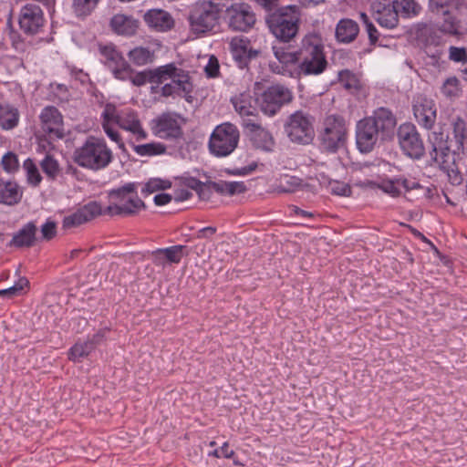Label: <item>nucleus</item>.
I'll use <instances>...</instances> for the list:
<instances>
[{"label":"nucleus","mask_w":467,"mask_h":467,"mask_svg":"<svg viewBox=\"0 0 467 467\" xmlns=\"http://www.w3.org/2000/svg\"><path fill=\"white\" fill-rule=\"evenodd\" d=\"M298 55L299 78L320 75L327 67L324 44L317 34H307L302 38Z\"/></svg>","instance_id":"obj_1"},{"label":"nucleus","mask_w":467,"mask_h":467,"mask_svg":"<svg viewBox=\"0 0 467 467\" xmlns=\"http://www.w3.org/2000/svg\"><path fill=\"white\" fill-rule=\"evenodd\" d=\"M72 159L79 167L98 171L112 162L113 152L104 139L89 136L81 146L75 149Z\"/></svg>","instance_id":"obj_2"},{"label":"nucleus","mask_w":467,"mask_h":467,"mask_svg":"<svg viewBox=\"0 0 467 467\" xmlns=\"http://www.w3.org/2000/svg\"><path fill=\"white\" fill-rule=\"evenodd\" d=\"M266 25L277 43L289 44L297 36L301 23V12L297 5H286L270 13Z\"/></svg>","instance_id":"obj_3"},{"label":"nucleus","mask_w":467,"mask_h":467,"mask_svg":"<svg viewBox=\"0 0 467 467\" xmlns=\"http://www.w3.org/2000/svg\"><path fill=\"white\" fill-rule=\"evenodd\" d=\"M349 134V124L339 114L327 115L318 130L320 149L327 153H336L346 148Z\"/></svg>","instance_id":"obj_4"},{"label":"nucleus","mask_w":467,"mask_h":467,"mask_svg":"<svg viewBox=\"0 0 467 467\" xmlns=\"http://www.w3.org/2000/svg\"><path fill=\"white\" fill-rule=\"evenodd\" d=\"M138 182H129L109 192L112 203L104 212L110 215H133L145 208L137 193Z\"/></svg>","instance_id":"obj_5"},{"label":"nucleus","mask_w":467,"mask_h":467,"mask_svg":"<svg viewBox=\"0 0 467 467\" xmlns=\"http://www.w3.org/2000/svg\"><path fill=\"white\" fill-rule=\"evenodd\" d=\"M221 12L222 9L217 3L197 2L189 15L191 31L198 36L213 31L219 23Z\"/></svg>","instance_id":"obj_6"},{"label":"nucleus","mask_w":467,"mask_h":467,"mask_svg":"<svg viewBox=\"0 0 467 467\" xmlns=\"http://www.w3.org/2000/svg\"><path fill=\"white\" fill-rule=\"evenodd\" d=\"M240 132L235 125L225 122L215 127L212 132L208 148L210 152L216 157H226L237 147Z\"/></svg>","instance_id":"obj_7"},{"label":"nucleus","mask_w":467,"mask_h":467,"mask_svg":"<svg viewBox=\"0 0 467 467\" xmlns=\"http://www.w3.org/2000/svg\"><path fill=\"white\" fill-rule=\"evenodd\" d=\"M103 110L108 119H113L118 127L132 133L136 136L137 140H143L148 138V133L142 127L139 114L134 109L118 110L114 104L107 103Z\"/></svg>","instance_id":"obj_8"},{"label":"nucleus","mask_w":467,"mask_h":467,"mask_svg":"<svg viewBox=\"0 0 467 467\" xmlns=\"http://www.w3.org/2000/svg\"><path fill=\"white\" fill-rule=\"evenodd\" d=\"M40 131L44 139L39 138V146L45 148L44 142L51 145V140L65 137L63 116L55 106H46L39 114Z\"/></svg>","instance_id":"obj_9"},{"label":"nucleus","mask_w":467,"mask_h":467,"mask_svg":"<svg viewBox=\"0 0 467 467\" xmlns=\"http://www.w3.org/2000/svg\"><path fill=\"white\" fill-rule=\"evenodd\" d=\"M272 50L276 62L269 64L270 69L275 74L299 78L298 49L291 50L290 46L283 43L274 44Z\"/></svg>","instance_id":"obj_10"},{"label":"nucleus","mask_w":467,"mask_h":467,"mask_svg":"<svg viewBox=\"0 0 467 467\" xmlns=\"http://www.w3.org/2000/svg\"><path fill=\"white\" fill-rule=\"evenodd\" d=\"M285 130L291 141L308 144L315 136L313 118L308 113L297 110L289 116Z\"/></svg>","instance_id":"obj_11"},{"label":"nucleus","mask_w":467,"mask_h":467,"mask_svg":"<svg viewBox=\"0 0 467 467\" xmlns=\"http://www.w3.org/2000/svg\"><path fill=\"white\" fill-rule=\"evenodd\" d=\"M397 139L402 152L410 159L420 160L425 155L423 140L413 123L400 124L397 130Z\"/></svg>","instance_id":"obj_12"},{"label":"nucleus","mask_w":467,"mask_h":467,"mask_svg":"<svg viewBox=\"0 0 467 467\" xmlns=\"http://www.w3.org/2000/svg\"><path fill=\"white\" fill-rule=\"evenodd\" d=\"M181 119L175 112H163L150 120V128L155 137L176 141L183 137Z\"/></svg>","instance_id":"obj_13"},{"label":"nucleus","mask_w":467,"mask_h":467,"mask_svg":"<svg viewBox=\"0 0 467 467\" xmlns=\"http://www.w3.org/2000/svg\"><path fill=\"white\" fill-rule=\"evenodd\" d=\"M292 91L285 86L275 84L268 87L258 99L260 109L267 116H275L284 105L293 99Z\"/></svg>","instance_id":"obj_14"},{"label":"nucleus","mask_w":467,"mask_h":467,"mask_svg":"<svg viewBox=\"0 0 467 467\" xmlns=\"http://www.w3.org/2000/svg\"><path fill=\"white\" fill-rule=\"evenodd\" d=\"M46 23L41 6L35 3L24 5L18 16V25L24 34L33 36L38 34Z\"/></svg>","instance_id":"obj_15"},{"label":"nucleus","mask_w":467,"mask_h":467,"mask_svg":"<svg viewBox=\"0 0 467 467\" xmlns=\"http://www.w3.org/2000/svg\"><path fill=\"white\" fill-rule=\"evenodd\" d=\"M412 110L418 124L430 130L437 119V108L435 101L423 94H417L412 100Z\"/></svg>","instance_id":"obj_16"},{"label":"nucleus","mask_w":467,"mask_h":467,"mask_svg":"<svg viewBox=\"0 0 467 467\" xmlns=\"http://www.w3.org/2000/svg\"><path fill=\"white\" fill-rule=\"evenodd\" d=\"M226 16L229 26L235 31H247L255 23V15L246 3H236L227 7Z\"/></svg>","instance_id":"obj_17"},{"label":"nucleus","mask_w":467,"mask_h":467,"mask_svg":"<svg viewBox=\"0 0 467 467\" xmlns=\"http://www.w3.org/2000/svg\"><path fill=\"white\" fill-rule=\"evenodd\" d=\"M380 134L381 140H390L397 126V118L391 109L380 107L371 116L367 117Z\"/></svg>","instance_id":"obj_18"},{"label":"nucleus","mask_w":467,"mask_h":467,"mask_svg":"<svg viewBox=\"0 0 467 467\" xmlns=\"http://www.w3.org/2000/svg\"><path fill=\"white\" fill-rule=\"evenodd\" d=\"M229 47L234 60L241 69L248 68L250 61L259 54L258 50L251 47L250 40L244 36L233 37Z\"/></svg>","instance_id":"obj_19"},{"label":"nucleus","mask_w":467,"mask_h":467,"mask_svg":"<svg viewBox=\"0 0 467 467\" xmlns=\"http://www.w3.org/2000/svg\"><path fill=\"white\" fill-rule=\"evenodd\" d=\"M379 139H380V134L367 117L358 121L356 142L361 152H370L376 146Z\"/></svg>","instance_id":"obj_20"},{"label":"nucleus","mask_w":467,"mask_h":467,"mask_svg":"<svg viewBox=\"0 0 467 467\" xmlns=\"http://www.w3.org/2000/svg\"><path fill=\"white\" fill-rule=\"evenodd\" d=\"M102 209L99 202H90L78 208L77 211L64 217L62 225L64 229L78 227L102 214Z\"/></svg>","instance_id":"obj_21"},{"label":"nucleus","mask_w":467,"mask_h":467,"mask_svg":"<svg viewBox=\"0 0 467 467\" xmlns=\"http://www.w3.org/2000/svg\"><path fill=\"white\" fill-rule=\"evenodd\" d=\"M188 254L189 251L185 245L178 244L152 251L150 257L156 266L164 267L166 264H179Z\"/></svg>","instance_id":"obj_22"},{"label":"nucleus","mask_w":467,"mask_h":467,"mask_svg":"<svg viewBox=\"0 0 467 467\" xmlns=\"http://www.w3.org/2000/svg\"><path fill=\"white\" fill-rule=\"evenodd\" d=\"M441 34L438 27L433 26H425L420 32V36L424 37V51L435 63L442 55V50L439 48L444 45Z\"/></svg>","instance_id":"obj_23"},{"label":"nucleus","mask_w":467,"mask_h":467,"mask_svg":"<svg viewBox=\"0 0 467 467\" xmlns=\"http://www.w3.org/2000/svg\"><path fill=\"white\" fill-rule=\"evenodd\" d=\"M244 126L252 132V141L254 145L265 151H271L275 146V140L272 134L259 123L251 119H244Z\"/></svg>","instance_id":"obj_24"},{"label":"nucleus","mask_w":467,"mask_h":467,"mask_svg":"<svg viewBox=\"0 0 467 467\" xmlns=\"http://www.w3.org/2000/svg\"><path fill=\"white\" fill-rule=\"evenodd\" d=\"M145 23L155 31L165 32L174 26L172 16L162 9H150L143 16Z\"/></svg>","instance_id":"obj_25"},{"label":"nucleus","mask_w":467,"mask_h":467,"mask_svg":"<svg viewBox=\"0 0 467 467\" xmlns=\"http://www.w3.org/2000/svg\"><path fill=\"white\" fill-rule=\"evenodd\" d=\"M358 24L350 18H342L336 26V39L342 44L352 43L358 36Z\"/></svg>","instance_id":"obj_26"},{"label":"nucleus","mask_w":467,"mask_h":467,"mask_svg":"<svg viewBox=\"0 0 467 467\" xmlns=\"http://www.w3.org/2000/svg\"><path fill=\"white\" fill-rule=\"evenodd\" d=\"M37 228L33 222L25 224L8 243L9 247L25 248L34 245Z\"/></svg>","instance_id":"obj_27"},{"label":"nucleus","mask_w":467,"mask_h":467,"mask_svg":"<svg viewBox=\"0 0 467 467\" xmlns=\"http://www.w3.org/2000/svg\"><path fill=\"white\" fill-rule=\"evenodd\" d=\"M174 74L171 76V82L176 86L179 97L184 98L187 101H192L193 92V84L189 71L179 68L175 66Z\"/></svg>","instance_id":"obj_28"},{"label":"nucleus","mask_w":467,"mask_h":467,"mask_svg":"<svg viewBox=\"0 0 467 467\" xmlns=\"http://www.w3.org/2000/svg\"><path fill=\"white\" fill-rule=\"evenodd\" d=\"M22 196L23 192L16 182L0 178V203L16 205L21 201Z\"/></svg>","instance_id":"obj_29"},{"label":"nucleus","mask_w":467,"mask_h":467,"mask_svg":"<svg viewBox=\"0 0 467 467\" xmlns=\"http://www.w3.org/2000/svg\"><path fill=\"white\" fill-rule=\"evenodd\" d=\"M110 26L119 35L133 36L138 29L139 22L130 16L117 14L110 19Z\"/></svg>","instance_id":"obj_30"},{"label":"nucleus","mask_w":467,"mask_h":467,"mask_svg":"<svg viewBox=\"0 0 467 467\" xmlns=\"http://www.w3.org/2000/svg\"><path fill=\"white\" fill-rule=\"evenodd\" d=\"M231 102L234 110L241 117H254L256 114V108L254 105L253 97L249 92H242L239 95L231 99Z\"/></svg>","instance_id":"obj_31"},{"label":"nucleus","mask_w":467,"mask_h":467,"mask_svg":"<svg viewBox=\"0 0 467 467\" xmlns=\"http://www.w3.org/2000/svg\"><path fill=\"white\" fill-rule=\"evenodd\" d=\"M453 145H444L435 151L431 150L430 155L431 160L439 166V168L449 174L451 166L454 165V158L451 156Z\"/></svg>","instance_id":"obj_32"},{"label":"nucleus","mask_w":467,"mask_h":467,"mask_svg":"<svg viewBox=\"0 0 467 467\" xmlns=\"http://www.w3.org/2000/svg\"><path fill=\"white\" fill-rule=\"evenodd\" d=\"M452 134L453 139L450 144L453 145V154L463 152L464 143L467 139V128L465 121L460 117L456 118L452 122Z\"/></svg>","instance_id":"obj_33"},{"label":"nucleus","mask_w":467,"mask_h":467,"mask_svg":"<svg viewBox=\"0 0 467 467\" xmlns=\"http://www.w3.org/2000/svg\"><path fill=\"white\" fill-rule=\"evenodd\" d=\"M19 121L18 109L9 104H0V127L8 130L16 128Z\"/></svg>","instance_id":"obj_34"},{"label":"nucleus","mask_w":467,"mask_h":467,"mask_svg":"<svg viewBox=\"0 0 467 467\" xmlns=\"http://www.w3.org/2000/svg\"><path fill=\"white\" fill-rule=\"evenodd\" d=\"M337 80L346 90L352 94L362 88L359 76L349 69L340 70L337 74Z\"/></svg>","instance_id":"obj_35"},{"label":"nucleus","mask_w":467,"mask_h":467,"mask_svg":"<svg viewBox=\"0 0 467 467\" xmlns=\"http://www.w3.org/2000/svg\"><path fill=\"white\" fill-rule=\"evenodd\" d=\"M211 187L213 192L226 195L243 193L246 191V186L243 182H211Z\"/></svg>","instance_id":"obj_36"},{"label":"nucleus","mask_w":467,"mask_h":467,"mask_svg":"<svg viewBox=\"0 0 467 467\" xmlns=\"http://www.w3.org/2000/svg\"><path fill=\"white\" fill-rule=\"evenodd\" d=\"M106 67L110 70L113 77L118 80L127 81V78H130L128 74L130 72L131 66L123 57L122 55L115 57L112 62L107 63Z\"/></svg>","instance_id":"obj_37"},{"label":"nucleus","mask_w":467,"mask_h":467,"mask_svg":"<svg viewBox=\"0 0 467 467\" xmlns=\"http://www.w3.org/2000/svg\"><path fill=\"white\" fill-rule=\"evenodd\" d=\"M442 16V22H441L437 26L440 32L455 37L462 36L461 21L454 16V13Z\"/></svg>","instance_id":"obj_38"},{"label":"nucleus","mask_w":467,"mask_h":467,"mask_svg":"<svg viewBox=\"0 0 467 467\" xmlns=\"http://www.w3.org/2000/svg\"><path fill=\"white\" fill-rule=\"evenodd\" d=\"M429 6L432 13L437 16H445L455 11L459 8L458 0H429Z\"/></svg>","instance_id":"obj_39"},{"label":"nucleus","mask_w":467,"mask_h":467,"mask_svg":"<svg viewBox=\"0 0 467 467\" xmlns=\"http://www.w3.org/2000/svg\"><path fill=\"white\" fill-rule=\"evenodd\" d=\"M128 57L135 66L140 67L151 63L154 53L147 47H137L129 51Z\"/></svg>","instance_id":"obj_40"},{"label":"nucleus","mask_w":467,"mask_h":467,"mask_svg":"<svg viewBox=\"0 0 467 467\" xmlns=\"http://www.w3.org/2000/svg\"><path fill=\"white\" fill-rule=\"evenodd\" d=\"M101 125L104 132L107 134V136L114 142L117 143L118 147L125 150V144L123 142V140L119 134V132L114 128L116 125L115 122H113V119H108L105 117V111L103 110L101 113Z\"/></svg>","instance_id":"obj_41"},{"label":"nucleus","mask_w":467,"mask_h":467,"mask_svg":"<svg viewBox=\"0 0 467 467\" xmlns=\"http://www.w3.org/2000/svg\"><path fill=\"white\" fill-rule=\"evenodd\" d=\"M150 70V83L160 85L174 74L175 65L173 63L166 64Z\"/></svg>","instance_id":"obj_42"},{"label":"nucleus","mask_w":467,"mask_h":467,"mask_svg":"<svg viewBox=\"0 0 467 467\" xmlns=\"http://www.w3.org/2000/svg\"><path fill=\"white\" fill-rule=\"evenodd\" d=\"M302 180L298 177L284 174L278 181L276 192L280 193L294 192L300 188Z\"/></svg>","instance_id":"obj_43"},{"label":"nucleus","mask_w":467,"mask_h":467,"mask_svg":"<svg viewBox=\"0 0 467 467\" xmlns=\"http://www.w3.org/2000/svg\"><path fill=\"white\" fill-rule=\"evenodd\" d=\"M133 150L140 156H156L165 153L167 148L161 142L133 145Z\"/></svg>","instance_id":"obj_44"},{"label":"nucleus","mask_w":467,"mask_h":467,"mask_svg":"<svg viewBox=\"0 0 467 467\" xmlns=\"http://www.w3.org/2000/svg\"><path fill=\"white\" fill-rule=\"evenodd\" d=\"M92 343L88 340L83 342H77L68 351V358L75 362L81 361L84 358L88 357L93 351Z\"/></svg>","instance_id":"obj_45"},{"label":"nucleus","mask_w":467,"mask_h":467,"mask_svg":"<svg viewBox=\"0 0 467 467\" xmlns=\"http://www.w3.org/2000/svg\"><path fill=\"white\" fill-rule=\"evenodd\" d=\"M376 20L378 23L387 28H393L398 25L399 22V14L397 8L395 6V2H392V5L388 7L382 14L379 16H376Z\"/></svg>","instance_id":"obj_46"},{"label":"nucleus","mask_w":467,"mask_h":467,"mask_svg":"<svg viewBox=\"0 0 467 467\" xmlns=\"http://www.w3.org/2000/svg\"><path fill=\"white\" fill-rule=\"evenodd\" d=\"M399 16L410 17L417 16L421 7L414 0H394Z\"/></svg>","instance_id":"obj_47"},{"label":"nucleus","mask_w":467,"mask_h":467,"mask_svg":"<svg viewBox=\"0 0 467 467\" xmlns=\"http://www.w3.org/2000/svg\"><path fill=\"white\" fill-rule=\"evenodd\" d=\"M99 0H73L72 10L76 16L86 17L97 7Z\"/></svg>","instance_id":"obj_48"},{"label":"nucleus","mask_w":467,"mask_h":467,"mask_svg":"<svg viewBox=\"0 0 467 467\" xmlns=\"http://www.w3.org/2000/svg\"><path fill=\"white\" fill-rule=\"evenodd\" d=\"M171 186V183L170 181L161 180L160 178H151L143 184L141 188V194L146 197L156 192L169 189Z\"/></svg>","instance_id":"obj_49"},{"label":"nucleus","mask_w":467,"mask_h":467,"mask_svg":"<svg viewBox=\"0 0 467 467\" xmlns=\"http://www.w3.org/2000/svg\"><path fill=\"white\" fill-rule=\"evenodd\" d=\"M40 166L44 173L52 181L56 180L60 173L57 161L49 154L42 160Z\"/></svg>","instance_id":"obj_50"},{"label":"nucleus","mask_w":467,"mask_h":467,"mask_svg":"<svg viewBox=\"0 0 467 467\" xmlns=\"http://www.w3.org/2000/svg\"><path fill=\"white\" fill-rule=\"evenodd\" d=\"M29 281L26 277H19L16 284L8 288L0 290V296L13 298L23 293L26 288H28Z\"/></svg>","instance_id":"obj_51"},{"label":"nucleus","mask_w":467,"mask_h":467,"mask_svg":"<svg viewBox=\"0 0 467 467\" xmlns=\"http://www.w3.org/2000/svg\"><path fill=\"white\" fill-rule=\"evenodd\" d=\"M23 168L26 172V178L29 184L37 186L42 180L39 171L30 158L26 159L23 163Z\"/></svg>","instance_id":"obj_52"},{"label":"nucleus","mask_w":467,"mask_h":467,"mask_svg":"<svg viewBox=\"0 0 467 467\" xmlns=\"http://www.w3.org/2000/svg\"><path fill=\"white\" fill-rule=\"evenodd\" d=\"M129 78L127 81H130L135 87H142L146 83H150V70H142V71H135L132 67H130V72H129Z\"/></svg>","instance_id":"obj_53"},{"label":"nucleus","mask_w":467,"mask_h":467,"mask_svg":"<svg viewBox=\"0 0 467 467\" xmlns=\"http://www.w3.org/2000/svg\"><path fill=\"white\" fill-rule=\"evenodd\" d=\"M3 169L8 173L16 172L19 168V161L16 154L12 151L6 152L1 160Z\"/></svg>","instance_id":"obj_54"},{"label":"nucleus","mask_w":467,"mask_h":467,"mask_svg":"<svg viewBox=\"0 0 467 467\" xmlns=\"http://www.w3.org/2000/svg\"><path fill=\"white\" fill-rule=\"evenodd\" d=\"M459 91V80L455 77L448 78L441 87V93L447 98L458 96Z\"/></svg>","instance_id":"obj_55"},{"label":"nucleus","mask_w":467,"mask_h":467,"mask_svg":"<svg viewBox=\"0 0 467 467\" xmlns=\"http://www.w3.org/2000/svg\"><path fill=\"white\" fill-rule=\"evenodd\" d=\"M203 70L208 78H216L220 77V63L216 56H209L208 62L204 66Z\"/></svg>","instance_id":"obj_56"},{"label":"nucleus","mask_w":467,"mask_h":467,"mask_svg":"<svg viewBox=\"0 0 467 467\" xmlns=\"http://www.w3.org/2000/svg\"><path fill=\"white\" fill-rule=\"evenodd\" d=\"M359 16L361 21L365 25L370 45H375L379 40V31L377 30L376 26L372 24V22L369 20L368 16L365 13H360Z\"/></svg>","instance_id":"obj_57"},{"label":"nucleus","mask_w":467,"mask_h":467,"mask_svg":"<svg viewBox=\"0 0 467 467\" xmlns=\"http://www.w3.org/2000/svg\"><path fill=\"white\" fill-rule=\"evenodd\" d=\"M329 189L331 193L339 196H349L351 193L350 186L339 181L329 182Z\"/></svg>","instance_id":"obj_58"},{"label":"nucleus","mask_w":467,"mask_h":467,"mask_svg":"<svg viewBox=\"0 0 467 467\" xmlns=\"http://www.w3.org/2000/svg\"><path fill=\"white\" fill-rule=\"evenodd\" d=\"M449 58L453 62L467 63V50L465 47H450Z\"/></svg>","instance_id":"obj_59"},{"label":"nucleus","mask_w":467,"mask_h":467,"mask_svg":"<svg viewBox=\"0 0 467 467\" xmlns=\"http://www.w3.org/2000/svg\"><path fill=\"white\" fill-rule=\"evenodd\" d=\"M41 234L42 237L45 240H51L56 236L57 234V225L56 223L53 221L47 220L42 226H41Z\"/></svg>","instance_id":"obj_60"},{"label":"nucleus","mask_w":467,"mask_h":467,"mask_svg":"<svg viewBox=\"0 0 467 467\" xmlns=\"http://www.w3.org/2000/svg\"><path fill=\"white\" fill-rule=\"evenodd\" d=\"M429 140L432 145L431 150L435 151L439 150L441 147L448 144L444 140V136L442 132L433 131L429 135Z\"/></svg>","instance_id":"obj_61"},{"label":"nucleus","mask_w":467,"mask_h":467,"mask_svg":"<svg viewBox=\"0 0 467 467\" xmlns=\"http://www.w3.org/2000/svg\"><path fill=\"white\" fill-rule=\"evenodd\" d=\"M99 50H100V54L105 58V61H104L105 66H107V63L112 62L115 59V57H118L119 56L121 55L118 50H116L111 46L101 47L99 48Z\"/></svg>","instance_id":"obj_62"},{"label":"nucleus","mask_w":467,"mask_h":467,"mask_svg":"<svg viewBox=\"0 0 467 467\" xmlns=\"http://www.w3.org/2000/svg\"><path fill=\"white\" fill-rule=\"evenodd\" d=\"M381 188L385 192L390 194L393 197H397L400 194V185H398L397 178L383 182Z\"/></svg>","instance_id":"obj_63"},{"label":"nucleus","mask_w":467,"mask_h":467,"mask_svg":"<svg viewBox=\"0 0 467 467\" xmlns=\"http://www.w3.org/2000/svg\"><path fill=\"white\" fill-rule=\"evenodd\" d=\"M397 182L398 185H400V187H403L406 192L422 188V186L417 181L405 177H398Z\"/></svg>","instance_id":"obj_64"}]
</instances>
